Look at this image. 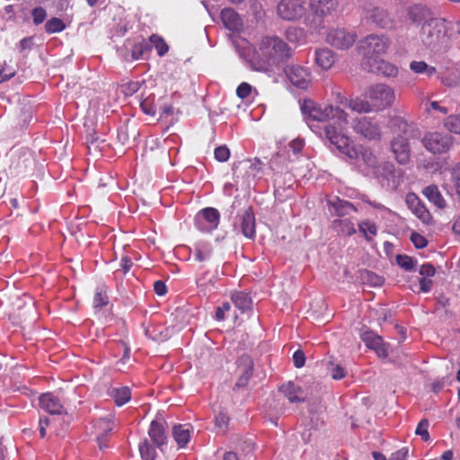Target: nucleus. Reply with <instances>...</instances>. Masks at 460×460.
Listing matches in <instances>:
<instances>
[{
	"instance_id": "19",
	"label": "nucleus",
	"mask_w": 460,
	"mask_h": 460,
	"mask_svg": "<svg viewBox=\"0 0 460 460\" xmlns=\"http://www.w3.org/2000/svg\"><path fill=\"white\" fill-rule=\"evenodd\" d=\"M364 69L368 72L376 73L382 75L385 77H396L399 73L398 67L382 58H378L377 60L372 62L364 67Z\"/></svg>"
},
{
	"instance_id": "33",
	"label": "nucleus",
	"mask_w": 460,
	"mask_h": 460,
	"mask_svg": "<svg viewBox=\"0 0 460 460\" xmlns=\"http://www.w3.org/2000/svg\"><path fill=\"white\" fill-rule=\"evenodd\" d=\"M109 394L115 402H128L132 398V393L128 386L111 387Z\"/></svg>"
},
{
	"instance_id": "42",
	"label": "nucleus",
	"mask_w": 460,
	"mask_h": 460,
	"mask_svg": "<svg viewBox=\"0 0 460 460\" xmlns=\"http://www.w3.org/2000/svg\"><path fill=\"white\" fill-rule=\"evenodd\" d=\"M410 68L416 74L426 73L428 75H431L436 73V68L434 66H429L424 61H412L410 64Z\"/></svg>"
},
{
	"instance_id": "61",
	"label": "nucleus",
	"mask_w": 460,
	"mask_h": 460,
	"mask_svg": "<svg viewBox=\"0 0 460 460\" xmlns=\"http://www.w3.org/2000/svg\"><path fill=\"white\" fill-rule=\"evenodd\" d=\"M231 310V305L228 302H225L222 305L217 307L215 317L217 321H223L226 318V313Z\"/></svg>"
},
{
	"instance_id": "16",
	"label": "nucleus",
	"mask_w": 460,
	"mask_h": 460,
	"mask_svg": "<svg viewBox=\"0 0 460 460\" xmlns=\"http://www.w3.org/2000/svg\"><path fill=\"white\" fill-rule=\"evenodd\" d=\"M360 337L365 345L373 349L378 357L386 358L388 356L389 345L384 341L381 336L372 331H365Z\"/></svg>"
},
{
	"instance_id": "44",
	"label": "nucleus",
	"mask_w": 460,
	"mask_h": 460,
	"mask_svg": "<svg viewBox=\"0 0 460 460\" xmlns=\"http://www.w3.org/2000/svg\"><path fill=\"white\" fill-rule=\"evenodd\" d=\"M445 128L451 133L460 135V114L449 115L445 122Z\"/></svg>"
},
{
	"instance_id": "27",
	"label": "nucleus",
	"mask_w": 460,
	"mask_h": 460,
	"mask_svg": "<svg viewBox=\"0 0 460 460\" xmlns=\"http://www.w3.org/2000/svg\"><path fill=\"white\" fill-rule=\"evenodd\" d=\"M231 300L242 314L248 313L252 309V300L247 293L235 291L231 295Z\"/></svg>"
},
{
	"instance_id": "53",
	"label": "nucleus",
	"mask_w": 460,
	"mask_h": 460,
	"mask_svg": "<svg viewBox=\"0 0 460 460\" xmlns=\"http://www.w3.org/2000/svg\"><path fill=\"white\" fill-rule=\"evenodd\" d=\"M216 160L220 163L226 162L230 157V150L226 146H217L214 151Z\"/></svg>"
},
{
	"instance_id": "7",
	"label": "nucleus",
	"mask_w": 460,
	"mask_h": 460,
	"mask_svg": "<svg viewBox=\"0 0 460 460\" xmlns=\"http://www.w3.org/2000/svg\"><path fill=\"white\" fill-rule=\"evenodd\" d=\"M414 128L412 126L404 125L402 134L394 137L390 143L394 158L401 164H406L411 159V147L409 139L412 137Z\"/></svg>"
},
{
	"instance_id": "41",
	"label": "nucleus",
	"mask_w": 460,
	"mask_h": 460,
	"mask_svg": "<svg viewBox=\"0 0 460 460\" xmlns=\"http://www.w3.org/2000/svg\"><path fill=\"white\" fill-rule=\"evenodd\" d=\"M151 51V45L143 40L140 42L136 43L131 50V57L134 60H138L143 58L145 53Z\"/></svg>"
},
{
	"instance_id": "29",
	"label": "nucleus",
	"mask_w": 460,
	"mask_h": 460,
	"mask_svg": "<svg viewBox=\"0 0 460 460\" xmlns=\"http://www.w3.org/2000/svg\"><path fill=\"white\" fill-rule=\"evenodd\" d=\"M422 194L438 208L442 209L446 208L447 201L443 198L437 185L431 184L425 187L422 190Z\"/></svg>"
},
{
	"instance_id": "63",
	"label": "nucleus",
	"mask_w": 460,
	"mask_h": 460,
	"mask_svg": "<svg viewBox=\"0 0 460 460\" xmlns=\"http://www.w3.org/2000/svg\"><path fill=\"white\" fill-rule=\"evenodd\" d=\"M419 272L421 276L427 278L434 276L436 270L431 264L426 263L420 266Z\"/></svg>"
},
{
	"instance_id": "45",
	"label": "nucleus",
	"mask_w": 460,
	"mask_h": 460,
	"mask_svg": "<svg viewBox=\"0 0 460 460\" xmlns=\"http://www.w3.org/2000/svg\"><path fill=\"white\" fill-rule=\"evenodd\" d=\"M210 254L211 248L207 244H199L194 248V258L199 262L206 261Z\"/></svg>"
},
{
	"instance_id": "64",
	"label": "nucleus",
	"mask_w": 460,
	"mask_h": 460,
	"mask_svg": "<svg viewBox=\"0 0 460 460\" xmlns=\"http://www.w3.org/2000/svg\"><path fill=\"white\" fill-rule=\"evenodd\" d=\"M289 146L294 154H299L305 146V142L303 139L296 138L291 141Z\"/></svg>"
},
{
	"instance_id": "28",
	"label": "nucleus",
	"mask_w": 460,
	"mask_h": 460,
	"mask_svg": "<svg viewBox=\"0 0 460 460\" xmlns=\"http://www.w3.org/2000/svg\"><path fill=\"white\" fill-rule=\"evenodd\" d=\"M315 64L323 70L330 69L334 64V54L328 48L319 49L314 53Z\"/></svg>"
},
{
	"instance_id": "3",
	"label": "nucleus",
	"mask_w": 460,
	"mask_h": 460,
	"mask_svg": "<svg viewBox=\"0 0 460 460\" xmlns=\"http://www.w3.org/2000/svg\"><path fill=\"white\" fill-rule=\"evenodd\" d=\"M388 48L389 40L384 35H367L359 43V49L363 56L362 66L365 67L380 58L386 53Z\"/></svg>"
},
{
	"instance_id": "50",
	"label": "nucleus",
	"mask_w": 460,
	"mask_h": 460,
	"mask_svg": "<svg viewBox=\"0 0 460 460\" xmlns=\"http://www.w3.org/2000/svg\"><path fill=\"white\" fill-rule=\"evenodd\" d=\"M397 264L405 270H411L414 268V261L411 257L405 254L396 256Z\"/></svg>"
},
{
	"instance_id": "21",
	"label": "nucleus",
	"mask_w": 460,
	"mask_h": 460,
	"mask_svg": "<svg viewBox=\"0 0 460 460\" xmlns=\"http://www.w3.org/2000/svg\"><path fill=\"white\" fill-rule=\"evenodd\" d=\"M114 426L112 419L104 418L96 421L97 441L101 450L108 447L107 436L114 429Z\"/></svg>"
},
{
	"instance_id": "30",
	"label": "nucleus",
	"mask_w": 460,
	"mask_h": 460,
	"mask_svg": "<svg viewBox=\"0 0 460 460\" xmlns=\"http://www.w3.org/2000/svg\"><path fill=\"white\" fill-rule=\"evenodd\" d=\"M279 391L282 393L290 402H299L303 400L301 397V388L291 381L279 386Z\"/></svg>"
},
{
	"instance_id": "38",
	"label": "nucleus",
	"mask_w": 460,
	"mask_h": 460,
	"mask_svg": "<svg viewBox=\"0 0 460 460\" xmlns=\"http://www.w3.org/2000/svg\"><path fill=\"white\" fill-rule=\"evenodd\" d=\"M333 226L343 234L352 235L356 233L354 223L349 219H336Z\"/></svg>"
},
{
	"instance_id": "34",
	"label": "nucleus",
	"mask_w": 460,
	"mask_h": 460,
	"mask_svg": "<svg viewBox=\"0 0 460 460\" xmlns=\"http://www.w3.org/2000/svg\"><path fill=\"white\" fill-rule=\"evenodd\" d=\"M172 434L176 444H178L181 448L185 447L190 442V429L186 428V425L180 424L174 426Z\"/></svg>"
},
{
	"instance_id": "52",
	"label": "nucleus",
	"mask_w": 460,
	"mask_h": 460,
	"mask_svg": "<svg viewBox=\"0 0 460 460\" xmlns=\"http://www.w3.org/2000/svg\"><path fill=\"white\" fill-rule=\"evenodd\" d=\"M328 370L332 376V377L335 380H341L346 376L345 369L338 364L331 363L328 367Z\"/></svg>"
},
{
	"instance_id": "26",
	"label": "nucleus",
	"mask_w": 460,
	"mask_h": 460,
	"mask_svg": "<svg viewBox=\"0 0 460 460\" xmlns=\"http://www.w3.org/2000/svg\"><path fill=\"white\" fill-rule=\"evenodd\" d=\"M329 207L334 209V213L338 217H344L350 212H357V208L349 201L342 200L339 197H334L328 200Z\"/></svg>"
},
{
	"instance_id": "15",
	"label": "nucleus",
	"mask_w": 460,
	"mask_h": 460,
	"mask_svg": "<svg viewBox=\"0 0 460 460\" xmlns=\"http://www.w3.org/2000/svg\"><path fill=\"white\" fill-rule=\"evenodd\" d=\"M238 377L235 386L238 388L246 387L253 375V360L249 355H242L236 361Z\"/></svg>"
},
{
	"instance_id": "58",
	"label": "nucleus",
	"mask_w": 460,
	"mask_h": 460,
	"mask_svg": "<svg viewBox=\"0 0 460 460\" xmlns=\"http://www.w3.org/2000/svg\"><path fill=\"white\" fill-rule=\"evenodd\" d=\"M287 39L293 42V41H298L303 36L304 32L302 29L298 28H289L287 30Z\"/></svg>"
},
{
	"instance_id": "17",
	"label": "nucleus",
	"mask_w": 460,
	"mask_h": 460,
	"mask_svg": "<svg viewBox=\"0 0 460 460\" xmlns=\"http://www.w3.org/2000/svg\"><path fill=\"white\" fill-rule=\"evenodd\" d=\"M235 227L240 228L242 234L248 239H253L256 234L255 217L252 208L249 207L243 214L238 216Z\"/></svg>"
},
{
	"instance_id": "57",
	"label": "nucleus",
	"mask_w": 460,
	"mask_h": 460,
	"mask_svg": "<svg viewBox=\"0 0 460 460\" xmlns=\"http://www.w3.org/2000/svg\"><path fill=\"white\" fill-rule=\"evenodd\" d=\"M122 93L126 96H131L140 89V84L138 82L130 81L121 86Z\"/></svg>"
},
{
	"instance_id": "14",
	"label": "nucleus",
	"mask_w": 460,
	"mask_h": 460,
	"mask_svg": "<svg viewBox=\"0 0 460 460\" xmlns=\"http://www.w3.org/2000/svg\"><path fill=\"white\" fill-rule=\"evenodd\" d=\"M220 214L214 208H206L200 210L195 217V224L202 232H211L217 228Z\"/></svg>"
},
{
	"instance_id": "60",
	"label": "nucleus",
	"mask_w": 460,
	"mask_h": 460,
	"mask_svg": "<svg viewBox=\"0 0 460 460\" xmlns=\"http://www.w3.org/2000/svg\"><path fill=\"white\" fill-rule=\"evenodd\" d=\"M411 241L412 242L414 246L418 249L424 248L428 244L427 239L418 233H412L411 234Z\"/></svg>"
},
{
	"instance_id": "36",
	"label": "nucleus",
	"mask_w": 460,
	"mask_h": 460,
	"mask_svg": "<svg viewBox=\"0 0 460 460\" xmlns=\"http://www.w3.org/2000/svg\"><path fill=\"white\" fill-rule=\"evenodd\" d=\"M270 168L275 173H283L288 169L287 159L284 155L276 154L270 160Z\"/></svg>"
},
{
	"instance_id": "2",
	"label": "nucleus",
	"mask_w": 460,
	"mask_h": 460,
	"mask_svg": "<svg viewBox=\"0 0 460 460\" xmlns=\"http://www.w3.org/2000/svg\"><path fill=\"white\" fill-rule=\"evenodd\" d=\"M302 112L308 119L319 122H327L335 119L340 124L347 123V113L340 107L330 104H318L310 99H305L301 106Z\"/></svg>"
},
{
	"instance_id": "31",
	"label": "nucleus",
	"mask_w": 460,
	"mask_h": 460,
	"mask_svg": "<svg viewBox=\"0 0 460 460\" xmlns=\"http://www.w3.org/2000/svg\"><path fill=\"white\" fill-rule=\"evenodd\" d=\"M40 408L43 412L48 414L46 417L50 418L53 422L59 420H64V418L67 416V411H65L62 404H40Z\"/></svg>"
},
{
	"instance_id": "51",
	"label": "nucleus",
	"mask_w": 460,
	"mask_h": 460,
	"mask_svg": "<svg viewBox=\"0 0 460 460\" xmlns=\"http://www.w3.org/2000/svg\"><path fill=\"white\" fill-rule=\"evenodd\" d=\"M428 427H429V422L426 419H424V420H421L419 424H417V427L415 429V434L420 435L421 439L426 442L429 439H430V436L429 435V432H428Z\"/></svg>"
},
{
	"instance_id": "8",
	"label": "nucleus",
	"mask_w": 460,
	"mask_h": 460,
	"mask_svg": "<svg viewBox=\"0 0 460 460\" xmlns=\"http://www.w3.org/2000/svg\"><path fill=\"white\" fill-rule=\"evenodd\" d=\"M357 39L358 35L354 31L343 27L331 28L326 34V42L339 50L350 49Z\"/></svg>"
},
{
	"instance_id": "49",
	"label": "nucleus",
	"mask_w": 460,
	"mask_h": 460,
	"mask_svg": "<svg viewBox=\"0 0 460 460\" xmlns=\"http://www.w3.org/2000/svg\"><path fill=\"white\" fill-rule=\"evenodd\" d=\"M109 303V297L105 290L98 288L93 296V305L95 307H102Z\"/></svg>"
},
{
	"instance_id": "56",
	"label": "nucleus",
	"mask_w": 460,
	"mask_h": 460,
	"mask_svg": "<svg viewBox=\"0 0 460 460\" xmlns=\"http://www.w3.org/2000/svg\"><path fill=\"white\" fill-rule=\"evenodd\" d=\"M252 92V86L246 82L241 83L236 88V95L240 99L247 98L248 96L251 95Z\"/></svg>"
},
{
	"instance_id": "54",
	"label": "nucleus",
	"mask_w": 460,
	"mask_h": 460,
	"mask_svg": "<svg viewBox=\"0 0 460 460\" xmlns=\"http://www.w3.org/2000/svg\"><path fill=\"white\" fill-rule=\"evenodd\" d=\"M229 416L224 409H220L218 414L215 416V425L221 429H225L229 423Z\"/></svg>"
},
{
	"instance_id": "55",
	"label": "nucleus",
	"mask_w": 460,
	"mask_h": 460,
	"mask_svg": "<svg viewBox=\"0 0 460 460\" xmlns=\"http://www.w3.org/2000/svg\"><path fill=\"white\" fill-rule=\"evenodd\" d=\"M31 16L33 20V23L36 25H39L42 23L46 17H47V12L43 7H35L31 11Z\"/></svg>"
},
{
	"instance_id": "62",
	"label": "nucleus",
	"mask_w": 460,
	"mask_h": 460,
	"mask_svg": "<svg viewBox=\"0 0 460 460\" xmlns=\"http://www.w3.org/2000/svg\"><path fill=\"white\" fill-rule=\"evenodd\" d=\"M293 362L296 367H302L305 362V353L300 349L296 350L293 354Z\"/></svg>"
},
{
	"instance_id": "39",
	"label": "nucleus",
	"mask_w": 460,
	"mask_h": 460,
	"mask_svg": "<svg viewBox=\"0 0 460 460\" xmlns=\"http://www.w3.org/2000/svg\"><path fill=\"white\" fill-rule=\"evenodd\" d=\"M155 97L153 93H149L140 102V107L144 113L155 116L156 113Z\"/></svg>"
},
{
	"instance_id": "6",
	"label": "nucleus",
	"mask_w": 460,
	"mask_h": 460,
	"mask_svg": "<svg viewBox=\"0 0 460 460\" xmlns=\"http://www.w3.org/2000/svg\"><path fill=\"white\" fill-rule=\"evenodd\" d=\"M276 10L281 20L296 22L305 19L308 8L305 0H280Z\"/></svg>"
},
{
	"instance_id": "18",
	"label": "nucleus",
	"mask_w": 460,
	"mask_h": 460,
	"mask_svg": "<svg viewBox=\"0 0 460 460\" xmlns=\"http://www.w3.org/2000/svg\"><path fill=\"white\" fill-rule=\"evenodd\" d=\"M406 203L412 213L424 224H429L432 220L431 214L420 202V199L413 193L406 196Z\"/></svg>"
},
{
	"instance_id": "32",
	"label": "nucleus",
	"mask_w": 460,
	"mask_h": 460,
	"mask_svg": "<svg viewBox=\"0 0 460 460\" xmlns=\"http://www.w3.org/2000/svg\"><path fill=\"white\" fill-rule=\"evenodd\" d=\"M349 108L356 111L358 113H370L375 112L371 102L369 99L367 100L360 99L358 97L350 99L348 104Z\"/></svg>"
},
{
	"instance_id": "13",
	"label": "nucleus",
	"mask_w": 460,
	"mask_h": 460,
	"mask_svg": "<svg viewBox=\"0 0 460 460\" xmlns=\"http://www.w3.org/2000/svg\"><path fill=\"white\" fill-rule=\"evenodd\" d=\"M423 146L433 154L447 152L452 144L453 137L447 134L433 132L427 134L422 139Z\"/></svg>"
},
{
	"instance_id": "12",
	"label": "nucleus",
	"mask_w": 460,
	"mask_h": 460,
	"mask_svg": "<svg viewBox=\"0 0 460 460\" xmlns=\"http://www.w3.org/2000/svg\"><path fill=\"white\" fill-rule=\"evenodd\" d=\"M445 35L446 31L444 23L438 19H429V21L424 22L422 25V41L429 48L438 45Z\"/></svg>"
},
{
	"instance_id": "9",
	"label": "nucleus",
	"mask_w": 460,
	"mask_h": 460,
	"mask_svg": "<svg viewBox=\"0 0 460 460\" xmlns=\"http://www.w3.org/2000/svg\"><path fill=\"white\" fill-rule=\"evenodd\" d=\"M338 0H317L312 4L314 18L305 19L304 23L311 30H317L323 26V18L331 14L337 7Z\"/></svg>"
},
{
	"instance_id": "1",
	"label": "nucleus",
	"mask_w": 460,
	"mask_h": 460,
	"mask_svg": "<svg viewBox=\"0 0 460 460\" xmlns=\"http://www.w3.org/2000/svg\"><path fill=\"white\" fill-rule=\"evenodd\" d=\"M294 51L281 38L264 36L258 42L250 65L252 70L270 74L275 66L293 57Z\"/></svg>"
},
{
	"instance_id": "37",
	"label": "nucleus",
	"mask_w": 460,
	"mask_h": 460,
	"mask_svg": "<svg viewBox=\"0 0 460 460\" xmlns=\"http://www.w3.org/2000/svg\"><path fill=\"white\" fill-rule=\"evenodd\" d=\"M149 41L151 48L155 47L158 56L163 57L168 52L169 47L163 37L157 34H152L149 38Z\"/></svg>"
},
{
	"instance_id": "59",
	"label": "nucleus",
	"mask_w": 460,
	"mask_h": 460,
	"mask_svg": "<svg viewBox=\"0 0 460 460\" xmlns=\"http://www.w3.org/2000/svg\"><path fill=\"white\" fill-rule=\"evenodd\" d=\"M64 398L60 397L58 394L45 393L39 397V402H59Z\"/></svg>"
},
{
	"instance_id": "24",
	"label": "nucleus",
	"mask_w": 460,
	"mask_h": 460,
	"mask_svg": "<svg viewBox=\"0 0 460 460\" xmlns=\"http://www.w3.org/2000/svg\"><path fill=\"white\" fill-rule=\"evenodd\" d=\"M148 436L156 447H162L166 441L164 433V420H152L150 429H148Z\"/></svg>"
},
{
	"instance_id": "22",
	"label": "nucleus",
	"mask_w": 460,
	"mask_h": 460,
	"mask_svg": "<svg viewBox=\"0 0 460 460\" xmlns=\"http://www.w3.org/2000/svg\"><path fill=\"white\" fill-rule=\"evenodd\" d=\"M220 18L224 26L231 31H239L243 28V20L233 8H224Z\"/></svg>"
},
{
	"instance_id": "23",
	"label": "nucleus",
	"mask_w": 460,
	"mask_h": 460,
	"mask_svg": "<svg viewBox=\"0 0 460 460\" xmlns=\"http://www.w3.org/2000/svg\"><path fill=\"white\" fill-rule=\"evenodd\" d=\"M431 16L430 10L422 4H414L407 8V18L416 24L428 22Z\"/></svg>"
},
{
	"instance_id": "10",
	"label": "nucleus",
	"mask_w": 460,
	"mask_h": 460,
	"mask_svg": "<svg viewBox=\"0 0 460 460\" xmlns=\"http://www.w3.org/2000/svg\"><path fill=\"white\" fill-rule=\"evenodd\" d=\"M352 128L356 134L370 141L380 140L382 137L381 127L373 118H356L352 122Z\"/></svg>"
},
{
	"instance_id": "43",
	"label": "nucleus",
	"mask_w": 460,
	"mask_h": 460,
	"mask_svg": "<svg viewBox=\"0 0 460 460\" xmlns=\"http://www.w3.org/2000/svg\"><path fill=\"white\" fill-rule=\"evenodd\" d=\"M139 451L141 458L145 460H155V448L152 447V445L148 442L146 438L139 444Z\"/></svg>"
},
{
	"instance_id": "47",
	"label": "nucleus",
	"mask_w": 460,
	"mask_h": 460,
	"mask_svg": "<svg viewBox=\"0 0 460 460\" xmlns=\"http://www.w3.org/2000/svg\"><path fill=\"white\" fill-rule=\"evenodd\" d=\"M16 74V70L10 64L4 62L0 65V83H4L12 77H13Z\"/></svg>"
},
{
	"instance_id": "25",
	"label": "nucleus",
	"mask_w": 460,
	"mask_h": 460,
	"mask_svg": "<svg viewBox=\"0 0 460 460\" xmlns=\"http://www.w3.org/2000/svg\"><path fill=\"white\" fill-rule=\"evenodd\" d=\"M85 141L89 155L93 156L102 155L105 146V139L101 138L94 130H92L87 133Z\"/></svg>"
},
{
	"instance_id": "40",
	"label": "nucleus",
	"mask_w": 460,
	"mask_h": 460,
	"mask_svg": "<svg viewBox=\"0 0 460 460\" xmlns=\"http://www.w3.org/2000/svg\"><path fill=\"white\" fill-rule=\"evenodd\" d=\"M44 28L48 34H53L63 31L66 24L61 19L53 17L46 22Z\"/></svg>"
},
{
	"instance_id": "5",
	"label": "nucleus",
	"mask_w": 460,
	"mask_h": 460,
	"mask_svg": "<svg viewBox=\"0 0 460 460\" xmlns=\"http://www.w3.org/2000/svg\"><path fill=\"white\" fill-rule=\"evenodd\" d=\"M324 137L330 143L336 146V148L342 154L346 155L350 159H357L358 152L353 141L346 135L338 131L333 125H326L323 128Z\"/></svg>"
},
{
	"instance_id": "46",
	"label": "nucleus",
	"mask_w": 460,
	"mask_h": 460,
	"mask_svg": "<svg viewBox=\"0 0 460 460\" xmlns=\"http://www.w3.org/2000/svg\"><path fill=\"white\" fill-rule=\"evenodd\" d=\"M261 411H262L265 414V417L268 418L270 421L276 425V420L278 419V416L279 415V411H278V405L265 404L263 405L262 409H261Z\"/></svg>"
},
{
	"instance_id": "35",
	"label": "nucleus",
	"mask_w": 460,
	"mask_h": 460,
	"mask_svg": "<svg viewBox=\"0 0 460 460\" xmlns=\"http://www.w3.org/2000/svg\"><path fill=\"white\" fill-rule=\"evenodd\" d=\"M358 230L367 241L373 240L377 234V226L376 223L370 220H365L359 223Z\"/></svg>"
},
{
	"instance_id": "20",
	"label": "nucleus",
	"mask_w": 460,
	"mask_h": 460,
	"mask_svg": "<svg viewBox=\"0 0 460 460\" xmlns=\"http://www.w3.org/2000/svg\"><path fill=\"white\" fill-rule=\"evenodd\" d=\"M366 19L374 22L380 28H387L392 24V19L388 12L379 6H374L365 10Z\"/></svg>"
},
{
	"instance_id": "48",
	"label": "nucleus",
	"mask_w": 460,
	"mask_h": 460,
	"mask_svg": "<svg viewBox=\"0 0 460 460\" xmlns=\"http://www.w3.org/2000/svg\"><path fill=\"white\" fill-rule=\"evenodd\" d=\"M240 164H243V166L248 170L247 173L252 174L253 177H255L256 173L261 172L262 169V163L259 159H254L253 161L248 160Z\"/></svg>"
},
{
	"instance_id": "11",
	"label": "nucleus",
	"mask_w": 460,
	"mask_h": 460,
	"mask_svg": "<svg viewBox=\"0 0 460 460\" xmlns=\"http://www.w3.org/2000/svg\"><path fill=\"white\" fill-rule=\"evenodd\" d=\"M284 73L288 81L296 88L305 90L312 84V74L309 68L297 64L288 65Z\"/></svg>"
},
{
	"instance_id": "4",
	"label": "nucleus",
	"mask_w": 460,
	"mask_h": 460,
	"mask_svg": "<svg viewBox=\"0 0 460 460\" xmlns=\"http://www.w3.org/2000/svg\"><path fill=\"white\" fill-rule=\"evenodd\" d=\"M366 97L370 100L375 112H377L393 105L395 93L391 86L385 84H376L367 89Z\"/></svg>"
}]
</instances>
